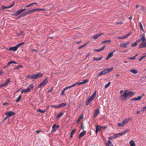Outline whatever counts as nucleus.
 I'll list each match as a JSON object with an SVG mask.
<instances>
[{
    "instance_id": "f257e3e1",
    "label": "nucleus",
    "mask_w": 146,
    "mask_h": 146,
    "mask_svg": "<svg viewBox=\"0 0 146 146\" xmlns=\"http://www.w3.org/2000/svg\"><path fill=\"white\" fill-rule=\"evenodd\" d=\"M96 91L91 96V97L86 100V105L88 106V105L90 102L94 100L96 96Z\"/></svg>"
},
{
    "instance_id": "f03ea898",
    "label": "nucleus",
    "mask_w": 146,
    "mask_h": 146,
    "mask_svg": "<svg viewBox=\"0 0 146 146\" xmlns=\"http://www.w3.org/2000/svg\"><path fill=\"white\" fill-rule=\"evenodd\" d=\"M33 88L32 84H31L27 89H23L21 90V94L23 93H27L30 91L31 89Z\"/></svg>"
},
{
    "instance_id": "7ed1b4c3",
    "label": "nucleus",
    "mask_w": 146,
    "mask_h": 146,
    "mask_svg": "<svg viewBox=\"0 0 146 146\" xmlns=\"http://www.w3.org/2000/svg\"><path fill=\"white\" fill-rule=\"evenodd\" d=\"M48 82L47 78H46L43 80L41 83L38 86V88H40L42 86H44L47 84Z\"/></svg>"
},
{
    "instance_id": "20e7f679",
    "label": "nucleus",
    "mask_w": 146,
    "mask_h": 146,
    "mask_svg": "<svg viewBox=\"0 0 146 146\" xmlns=\"http://www.w3.org/2000/svg\"><path fill=\"white\" fill-rule=\"evenodd\" d=\"M34 79H37L42 76V74L40 73H38L37 74H33Z\"/></svg>"
},
{
    "instance_id": "39448f33",
    "label": "nucleus",
    "mask_w": 146,
    "mask_h": 146,
    "mask_svg": "<svg viewBox=\"0 0 146 146\" xmlns=\"http://www.w3.org/2000/svg\"><path fill=\"white\" fill-rule=\"evenodd\" d=\"M132 120L131 118H128L127 119H125L123 120L122 122V123L124 126L129 121H131Z\"/></svg>"
},
{
    "instance_id": "423d86ee",
    "label": "nucleus",
    "mask_w": 146,
    "mask_h": 146,
    "mask_svg": "<svg viewBox=\"0 0 146 146\" xmlns=\"http://www.w3.org/2000/svg\"><path fill=\"white\" fill-rule=\"evenodd\" d=\"M15 114V113L14 112H12V111H9L6 112L5 114L7 116V117H9L14 115Z\"/></svg>"
},
{
    "instance_id": "0eeeda50",
    "label": "nucleus",
    "mask_w": 146,
    "mask_h": 146,
    "mask_svg": "<svg viewBox=\"0 0 146 146\" xmlns=\"http://www.w3.org/2000/svg\"><path fill=\"white\" fill-rule=\"evenodd\" d=\"M129 43L130 42L128 41L125 43H123L121 44H120V46L122 48H125L127 47V45L129 44Z\"/></svg>"
},
{
    "instance_id": "6e6552de",
    "label": "nucleus",
    "mask_w": 146,
    "mask_h": 146,
    "mask_svg": "<svg viewBox=\"0 0 146 146\" xmlns=\"http://www.w3.org/2000/svg\"><path fill=\"white\" fill-rule=\"evenodd\" d=\"M104 34L103 33H100L98 34L97 35H95L94 36L92 37V38H93L94 39H96L98 38L99 36H100L103 35Z\"/></svg>"
},
{
    "instance_id": "1a4fd4ad",
    "label": "nucleus",
    "mask_w": 146,
    "mask_h": 146,
    "mask_svg": "<svg viewBox=\"0 0 146 146\" xmlns=\"http://www.w3.org/2000/svg\"><path fill=\"white\" fill-rule=\"evenodd\" d=\"M130 33H129L126 35L122 36H118L117 38L119 39H123L128 37L130 35Z\"/></svg>"
},
{
    "instance_id": "9d476101",
    "label": "nucleus",
    "mask_w": 146,
    "mask_h": 146,
    "mask_svg": "<svg viewBox=\"0 0 146 146\" xmlns=\"http://www.w3.org/2000/svg\"><path fill=\"white\" fill-rule=\"evenodd\" d=\"M140 37L141 41L143 42H144L146 41V39L144 36V34H143L140 36Z\"/></svg>"
},
{
    "instance_id": "9b49d317",
    "label": "nucleus",
    "mask_w": 146,
    "mask_h": 146,
    "mask_svg": "<svg viewBox=\"0 0 146 146\" xmlns=\"http://www.w3.org/2000/svg\"><path fill=\"white\" fill-rule=\"evenodd\" d=\"M143 97V96H139L137 98H134L131 99V101L139 100H140Z\"/></svg>"
},
{
    "instance_id": "f8f14e48",
    "label": "nucleus",
    "mask_w": 146,
    "mask_h": 146,
    "mask_svg": "<svg viewBox=\"0 0 146 146\" xmlns=\"http://www.w3.org/2000/svg\"><path fill=\"white\" fill-rule=\"evenodd\" d=\"M127 91L126 90L125 91L123 94L121 95L120 96V98H121V97H124V99H125L127 98Z\"/></svg>"
},
{
    "instance_id": "ddd939ff",
    "label": "nucleus",
    "mask_w": 146,
    "mask_h": 146,
    "mask_svg": "<svg viewBox=\"0 0 146 146\" xmlns=\"http://www.w3.org/2000/svg\"><path fill=\"white\" fill-rule=\"evenodd\" d=\"M86 131H84L81 132L79 134V138L80 139L81 137L84 136L86 134Z\"/></svg>"
},
{
    "instance_id": "4468645a",
    "label": "nucleus",
    "mask_w": 146,
    "mask_h": 146,
    "mask_svg": "<svg viewBox=\"0 0 146 146\" xmlns=\"http://www.w3.org/2000/svg\"><path fill=\"white\" fill-rule=\"evenodd\" d=\"M11 79L10 78H8L5 82V83H3V86H7L8 84L10 82Z\"/></svg>"
},
{
    "instance_id": "2eb2a0df",
    "label": "nucleus",
    "mask_w": 146,
    "mask_h": 146,
    "mask_svg": "<svg viewBox=\"0 0 146 146\" xmlns=\"http://www.w3.org/2000/svg\"><path fill=\"white\" fill-rule=\"evenodd\" d=\"M113 55V52H110L106 58V60H108Z\"/></svg>"
},
{
    "instance_id": "dca6fc26",
    "label": "nucleus",
    "mask_w": 146,
    "mask_h": 146,
    "mask_svg": "<svg viewBox=\"0 0 146 146\" xmlns=\"http://www.w3.org/2000/svg\"><path fill=\"white\" fill-rule=\"evenodd\" d=\"M17 49V47L16 46H15L9 48V50H12L15 51H16Z\"/></svg>"
},
{
    "instance_id": "f3484780",
    "label": "nucleus",
    "mask_w": 146,
    "mask_h": 146,
    "mask_svg": "<svg viewBox=\"0 0 146 146\" xmlns=\"http://www.w3.org/2000/svg\"><path fill=\"white\" fill-rule=\"evenodd\" d=\"M106 72L105 70L100 72L98 75V76H100L102 75H105L106 74Z\"/></svg>"
},
{
    "instance_id": "a211bd4d",
    "label": "nucleus",
    "mask_w": 146,
    "mask_h": 146,
    "mask_svg": "<svg viewBox=\"0 0 146 146\" xmlns=\"http://www.w3.org/2000/svg\"><path fill=\"white\" fill-rule=\"evenodd\" d=\"M12 63H15V64H17V63L14 61L11 60L10 61L8 62V63L7 64V65L6 67H8L9 66V65L12 64Z\"/></svg>"
},
{
    "instance_id": "6ab92c4d",
    "label": "nucleus",
    "mask_w": 146,
    "mask_h": 146,
    "mask_svg": "<svg viewBox=\"0 0 146 146\" xmlns=\"http://www.w3.org/2000/svg\"><path fill=\"white\" fill-rule=\"evenodd\" d=\"M139 48H143L146 47V42H144V43H142L139 45Z\"/></svg>"
},
{
    "instance_id": "aec40b11",
    "label": "nucleus",
    "mask_w": 146,
    "mask_h": 146,
    "mask_svg": "<svg viewBox=\"0 0 146 146\" xmlns=\"http://www.w3.org/2000/svg\"><path fill=\"white\" fill-rule=\"evenodd\" d=\"M99 113V110L98 109H96L94 113V117H96Z\"/></svg>"
},
{
    "instance_id": "412c9836",
    "label": "nucleus",
    "mask_w": 146,
    "mask_h": 146,
    "mask_svg": "<svg viewBox=\"0 0 146 146\" xmlns=\"http://www.w3.org/2000/svg\"><path fill=\"white\" fill-rule=\"evenodd\" d=\"M70 88V86H68V87H65V88H64V89L63 90H62V92L61 95H63L64 94L65 91L66 90H67V89H68V88Z\"/></svg>"
},
{
    "instance_id": "4be33fe9",
    "label": "nucleus",
    "mask_w": 146,
    "mask_h": 146,
    "mask_svg": "<svg viewBox=\"0 0 146 146\" xmlns=\"http://www.w3.org/2000/svg\"><path fill=\"white\" fill-rule=\"evenodd\" d=\"M129 71L134 74H136L137 73L138 71L137 70H135L134 69H131Z\"/></svg>"
},
{
    "instance_id": "5701e85b",
    "label": "nucleus",
    "mask_w": 146,
    "mask_h": 146,
    "mask_svg": "<svg viewBox=\"0 0 146 146\" xmlns=\"http://www.w3.org/2000/svg\"><path fill=\"white\" fill-rule=\"evenodd\" d=\"M127 95H129L130 96H132L135 94L134 92L132 91H129L127 93Z\"/></svg>"
},
{
    "instance_id": "b1692460",
    "label": "nucleus",
    "mask_w": 146,
    "mask_h": 146,
    "mask_svg": "<svg viewBox=\"0 0 146 146\" xmlns=\"http://www.w3.org/2000/svg\"><path fill=\"white\" fill-rule=\"evenodd\" d=\"M113 69V68H111L105 69V70L106 72V73L109 72H110L112 71Z\"/></svg>"
},
{
    "instance_id": "393cba45",
    "label": "nucleus",
    "mask_w": 146,
    "mask_h": 146,
    "mask_svg": "<svg viewBox=\"0 0 146 146\" xmlns=\"http://www.w3.org/2000/svg\"><path fill=\"white\" fill-rule=\"evenodd\" d=\"M129 143L130 144V146H135V144L134 141L133 140H131L129 142Z\"/></svg>"
},
{
    "instance_id": "a878e982",
    "label": "nucleus",
    "mask_w": 146,
    "mask_h": 146,
    "mask_svg": "<svg viewBox=\"0 0 146 146\" xmlns=\"http://www.w3.org/2000/svg\"><path fill=\"white\" fill-rule=\"evenodd\" d=\"M106 46H105L100 49L95 50L94 51L96 52H100Z\"/></svg>"
},
{
    "instance_id": "bb28decb",
    "label": "nucleus",
    "mask_w": 146,
    "mask_h": 146,
    "mask_svg": "<svg viewBox=\"0 0 146 146\" xmlns=\"http://www.w3.org/2000/svg\"><path fill=\"white\" fill-rule=\"evenodd\" d=\"M27 10V9H21L19 10H18V11L19 13H21L24 12L25 11Z\"/></svg>"
},
{
    "instance_id": "cd10ccee",
    "label": "nucleus",
    "mask_w": 146,
    "mask_h": 146,
    "mask_svg": "<svg viewBox=\"0 0 146 146\" xmlns=\"http://www.w3.org/2000/svg\"><path fill=\"white\" fill-rule=\"evenodd\" d=\"M88 82V80L87 79H86L84 80L82 82H80L79 83V84L80 85V84H83L87 83Z\"/></svg>"
},
{
    "instance_id": "c85d7f7f",
    "label": "nucleus",
    "mask_w": 146,
    "mask_h": 146,
    "mask_svg": "<svg viewBox=\"0 0 146 146\" xmlns=\"http://www.w3.org/2000/svg\"><path fill=\"white\" fill-rule=\"evenodd\" d=\"M63 112L60 113L57 116L56 118L58 119L60 118V117L63 115Z\"/></svg>"
},
{
    "instance_id": "c756f323",
    "label": "nucleus",
    "mask_w": 146,
    "mask_h": 146,
    "mask_svg": "<svg viewBox=\"0 0 146 146\" xmlns=\"http://www.w3.org/2000/svg\"><path fill=\"white\" fill-rule=\"evenodd\" d=\"M75 131L76 129H74L72 130L71 133L70 135V136L71 138H72L74 133L75 132Z\"/></svg>"
},
{
    "instance_id": "7c9ffc66",
    "label": "nucleus",
    "mask_w": 146,
    "mask_h": 146,
    "mask_svg": "<svg viewBox=\"0 0 146 146\" xmlns=\"http://www.w3.org/2000/svg\"><path fill=\"white\" fill-rule=\"evenodd\" d=\"M103 57V56H101L100 57V58H96L95 57H94V59L93 60V61H95V60H96V61H98V60H100Z\"/></svg>"
},
{
    "instance_id": "2f4dec72",
    "label": "nucleus",
    "mask_w": 146,
    "mask_h": 146,
    "mask_svg": "<svg viewBox=\"0 0 146 146\" xmlns=\"http://www.w3.org/2000/svg\"><path fill=\"white\" fill-rule=\"evenodd\" d=\"M24 44H25L24 42H22L18 44L16 46L18 49L19 47L21 46L22 45H23Z\"/></svg>"
},
{
    "instance_id": "473e14b6",
    "label": "nucleus",
    "mask_w": 146,
    "mask_h": 146,
    "mask_svg": "<svg viewBox=\"0 0 146 146\" xmlns=\"http://www.w3.org/2000/svg\"><path fill=\"white\" fill-rule=\"evenodd\" d=\"M83 118V115L82 114L80 116L78 119L76 123H78L80 121V119H82Z\"/></svg>"
},
{
    "instance_id": "72a5a7b5",
    "label": "nucleus",
    "mask_w": 146,
    "mask_h": 146,
    "mask_svg": "<svg viewBox=\"0 0 146 146\" xmlns=\"http://www.w3.org/2000/svg\"><path fill=\"white\" fill-rule=\"evenodd\" d=\"M27 78H29L30 79H34V77L33 74L31 75L28 76Z\"/></svg>"
},
{
    "instance_id": "f704fd0d",
    "label": "nucleus",
    "mask_w": 146,
    "mask_h": 146,
    "mask_svg": "<svg viewBox=\"0 0 146 146\" xmlns=\"http://www.w3.org/2000/svg\"><path fill=\"white\" fill-rule=\"evenodd\" d=\"M112 145L110 140L108 141V142L106 144L107 146H110L111 145Z\"/></svg>"
},
{
    "instance_id": "c9c22d12",
    "label": "nucleus",
    "mask_w": 146,
    "mask_h": 146,
    "mask_svg": "<svg viewBox=\"0 0 146 146\" xmlns=\"http://www.w3.org/2000/svg\"><path fill=\"white\" fill-rule=\"evenodd\" d=\"M56 124H54L52 127V128L53 129V131H56V130L57 129V128L56 127Z\"/></svg>"
},
{
    "instance_id": "e433bc0d",
    "label": "nucleus",
    "mask_w": 146,
    "mask_h": 146,
    "mask_svg": "<svg viewBox=\"0 0 146 146\" xmlns=\"http://www.w3.org/2000/svg\"><path fill=\"white\" fill-rule=\"evenodd\" d=\"M114 136H111L108 138V139H115L117 137H118V136L116 135H114Z\"/></svg>"
},
{
    "instance_id": "4c0bfd02",
    "label": "nucleus",
    "mask_w": 146,
    "mask_h": 146,
    "mask_svg": "<svg viewBox=\"0 0 146 146\" xmlns=\"http://www.w3.org/2000/svg\"><path fill=\"white\" fill-rule=\"evenodd\" d=\"M21 95H20L19 96L18 98H17V99L16 100V102H18L20 100L21 98Z\"/></svg>"
},
{
    "instance_id": "58836bf2",
    "label": "nucleus",
    "mask_w": 146,
    "mask_h": 146,
    "mask_svg": "<svg viewBox=\"0 0 146 146\" xmlns=\"http://www.w3.org/2000/svg\"><path fill=\"white\" fill-rule=\"evenodd\" d=\"M66 103H62L61 104H59V107H64V106H66Z\"/></svg>"
},
{
    "instance_id": "ea45409f",
    "label": "nucleus",
    "mask_w": 146,
    "mask_h": 146,
    "mask_svg": "<svg viewBox=\"0 0 146 146\" xmlns=\"http://www.w3.org/2000/svg\"><path fill=\"white\" fill-rule=\"evenodd\" d=\"M87 44V43H86L84 44H83V45H82V46L79 47L78 48V49H81V48H82L83 47L85 46Z\"/></svg>"
},
{
    "instance_id": "a19ab883",
    "label": "nucleus",
    "mask_w": 146,
    "mask_h": 146,
    "mask_svg": "<svg viewBox=\"0 0 146 146\" xmlns=\"http://www.w3.org/2000/svg\"><path fill=\"white\" fill-rule=\"evenodd\" d=\"M19 14V12H18V11H17L15 13L13 14L12 15L16 16L18 15Z\"/></svg>"
},
{
    "instance_id": "79ce46f5",
    "label": "nucleus",
    "mask_w": 146,
    "mask_h": 146,
    "mask_svg": "<svg viewBox=\"0 0 146 146\" xmlns=\"http://www.w3.org/2000/svg\"><path fill=\"white\" fill-rule=\"evenodd\" d=\"M37 111L38 112H40V113H44L45 111V110H41L40 109H38L37 110Z\"/></svg>"
},
{
    "instance_id": "37998d69",
    "label": "nucleus",
    "mask_w": 146,
    "mask_h": 146,
    "mask_svg": "<svg viewBox=\"0 0 146 146\" xmlns=\"http://www.w3.org/2000/svg\"><path fill=\"white\" fill-rule=\"evenodd\" d=\"M123 135V132H122L121 133H118L117 134H114V135H116V136H118V137L119 135Z\"/></svg>"
},
{
    "instance_id": "c03bdc74",
    "label": "nucleus",
    "mask_w": 146,
    "mask_h": 146,
    "mask_svg": "<svg viewBox=\"0 0 146 146\" xmlns=\"http://www.w3.org/2000/svg\"><path fill=\"white\" fill-rule=\"evenodd\" d=\"M6 8L9 9V8H10V7H9V6L7 7V6H2V7H1V9L2 10H4L5 9H6Z\"/></svg>"
},
{
    "instance_id": "a18cd8bd",
    "label": "nucleus",
    "mask_w": 146,
    "mask_h": 146,
    "mask_svg": "<svg viewBox=\"0 0 146 146\" xmlns=\"http://www.w3.org/2000/svg\"><path fill=\"white\" fill-rule=\"evenodd\" d=\"M76 84L77 85H80V84H79V82H77V83H75V84L71 86H70V88L72 87H74V86H75V85H76Z\"/></svg>"
},
{
    "instance_id": "49530a36",
    "label": "nucleus",
    "mask_w": 146,
    "mask_h": 146,
    "mask_svg": "<svg viewBox=\"0 0 146 146\" xmlns=\"http://www.w3.org/2000/svg\"><path fill=\"white\" fill-rule=\"evenodd\" d=\"M99 127V126L98 125H97L96 127V132L97 134L98 131H99L98 130Z\"/></svg>"
},
{
    "instance_id": "de8ad7c7",
    "label": "nucleus",
    "mask_w": 146,
    "mask_h": 146,
    "mask_svg": "<svg viewBox=\"0 0 146 146\" xmlns=\"http://www.w3.org/2000/svg\"><path fill=\"white\" fill-rule=\"evenodd\" d=\"M139 26H140V29L142 31H144L143 30V26H142V24L141 23H139Z\"/></svg>"
},
{
    "instance_id": "09e8293b",
    "label": "nucleus",
    "mask_w": 146,
    "mask_h": 146,
    "mask_svg": "<svg viewBox=\"0 0 146 146\" xmlns=\"http://www.w3.org/2000/svg\"><path fill=\"white\" fill-rule=\"evenodd\" d=\"M110 82H109L108 84H106L105 85V88H108L109 86L110 85Z\"/></svg>"
},
{
    "instance_id": "8fccbe9b",
    "label": "nucleus",
    "mask_w": 146,
    "mask_h": 146,
    "mask_svg": "<svg viewBox=\"0 0 146 146\" xmlns=\"http://www.w3.org/2000/svg\"><path fill=\"white\" fill-rule=\"evenodd\" d=\"M117 126L118 127H123L124 126L122 123H119L117 124Z\"/></svg>"
},
{
    "instance_id": "3c124183",
    "label": "nucleus",
    "mask_w": 146,
    "mask_h": 146,
    "mask_svg": "<svg viewBox=\"0 0 146 146\" xmlns=\"http://www.w3.org/2000/svg\"><path fill=\"white\" fill-rule=\"evenodd\" d=\"M23 66L21 65H19L17 66V69H19L20 68H23Z\"/></svg>"
},
{
    "instance_id": "603ef678",
    "label": "nucleus",
    "mask_w": 146,
    "mask_h": 146,
    "mask_svg": "<svg viewBox=\"0 0 146 146\" xmlns=\"http://www.w3.org/2000/svg\"><path fill=\"white\" fill-rule=\"evenodd\" d=\"M111 42V41L110 40H105V44L107 43H110Z\"/></svg>"
},
{
    "instance_id": "864d4df0",
    "label": "nucleus",
    "mask_w": 146,
    "mask_h": 146,
    "mask_svg": "<svg viewBox=\"0 0 146 146\" xmlns=\"http://www.w3.org/2000/svg\"><path fill=\"white\" fill-rule=\"evenodd\" d=\"M137 45V43L136 42H134L133 44H132L131 46V47H134L135 46Z\"/></svg>"
},
{
    "instance_id": "5fc2aeb1",
    "label": "nucleus",
    "mask_w": 146,
    "mask_h": 146,
    "mask_svg": "<svg viewBox=\"0 0 146 146\" xmlns=\"http://www.w3.org/2000/svg\"><path fill=\"white\" fill-rule=\"evenodd\" d=\"M145 57H146L145 56H141V58L139 59V61H141L143 58H145Z\"/></svg>"
},
{
    "instance_id": "6e6d98bb",
    "label": "nucleus",
    "mask_w": 146,
    "mask_h": 146,
    "mask_svg": "<svg viewBox=\"0 0 146 146\" xmlns=\"http://www.w3.org/2000/svg\"><path fill=\"white\" fill-rule=\"evenodd\" d=\"M27 15V12H24V13H23L22 14H21V15H22V17L25 16Z\"/></svg>"
},
{
    "instance_id": "4d7b16f0",
    "label": "nucleus",
    "mask_w": 146,
    "mask_h": 146,
    "mask_svg": "<svg viewBox=\"0 0 146 146\" xmlns=\"http://www.w3.org/2000/svg\"><path fill=\"white\" fill-rule=\"evenodd\" d=\"M135 58V56H133L131 57H129L128 58V59H131V60H134Z\"/></svg>"
},
{
    "instance_id": "13d9d810",
    "label": "nucleus",
    "mask_w": 146,
    "mask_h": 146,
    "mask_svg": "<svg viewBox=\"0 0 146 146\" xmlns=\"http://www.w3.org/2000/svg\"><path fill=\"white\" fill-rule=\"evenodd\" d=\"M50 106L51 107H54V108H58L59 107V106H53L52 105H51Z\"/></svg>"
},
{
    "instance_id": "bf43d9fd",
    "label": "nucleus",
    "mask_w": 146,
    "mask_h": 146,
    "mask_svg": "<svg viewBox=\"0 0 146 146\" xmlns=\"http://www.w3.org/2000/svg\"><path fill=\"white\" fill-rule=\"evenodd\" d=\"M129 131V129H127V130H126L124 131L123 132V135L125 134L127 132V131Z\"/></svg>"
},
{
    "instance_id": "052dcab7",
    "label": "nucleus",
    "mask_w": 146,
    "mask_h": 146,
    "mask_svg": "<svg viewBox=\"0 0 146 146\" xmlns=\"http://www.w3.org/2000/svg\"><path fill=\"white\" fill-rule=\"evenodd\" d=\"M15 3L14 2H13V3L12 4H11L10 6H9L10 8H11L12 7H13L14 6Z\"/></svg>"
},
{
    "instance_id": "680f3d73",
    "label": "nucleus",
    "mask_w": 146,
    "mask_h": 146,
    "mask_svg": "<svg viewBox=\"0 0 146 146\" xmlns=\"http://www.w3.org/2000/svg\"><path fill=\"white\" fill-rule=\"evenodd\" d=\"M27 14H30L31 13H32V11H31V10H29L27 12Z\"/></svg>"
},
{
    "instance_id": "e2e57ef3",
    "label": "nucleus",
    "mask_w": 146,
    "mask_h": 146,
    "mask_svg": "<svg viewBox=\"0 0 146 146\" xmlns=\"http://www.w3.org/2000/svg\"><path fill=\"white\" fill-rule=\"evenodd\" d=\"M31 10V11H32V13L35 12V11H36V9H33Z\"/></svg>"
},
{
    "instance_id": "0e129e2a",
    "label": "nucleus",
    "mask_w": 146,
    "mask_h": 146,
    "mask_svg": "<svg viewBox=\"0 0 146 146\" xmlns=\"http://www.w3.org/2000/svg\"><path fill=\"white\" fill-rule=\"evenodd\" d=\"M146 106L144 107H143V109H142V111H144L145 110H146Z\"/></svg>"
},
{
    "instance_id": "69168bd1",
    "label": "nucleus",
    "mask_w": 146,
    "mask_h": 146,
    "mask_svg": "<svg viewBox=\"0 0 146 146\" xmlns=\"http://www.w3.org/2000/svg\"><path fill=\"white\" fill-rule=\"evenodd\" d=\"M36 11H38V10L40 11V10H45L44 9H36Z\"/></svg>"
},
{
    "instance_id": "338daca9",
    "label": "nucleus",
    "mask_w": 146,
    "mask_h": 146,
    "mask_svg": "<svg viewBox=\"0 0 146 146\" xmlns=\"http://www.w3.org/2000/svg\"><path fill=\"white\" fill-rule=\"evenodd\" d=\"M99 128H98V130L99 131L100 130V129H101L102 128H103V127H101V126H99Z\"/></svg>"
},
{
    "instance_id": "774afa93",
    "label": "nucleus",
    "mask_w": 146,
    "mask_h": 146,
    "mask_svg": "<svg viewBox=\"0 0 146 146\" xmlns=\"http://www.w3.org/2000/svg\"><path fill=\"white\" fill-rule=\"evenodd\" d=\"M80 127L83 130H84V126L83 125V124H82L80 126Z\"/></svg>"
}]
</instances>
